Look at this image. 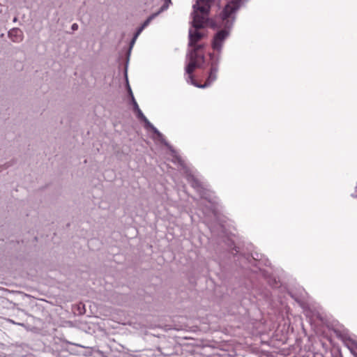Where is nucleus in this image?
Listing matches in <instances>:
<instances>
[{
    "label": "nucleus",
    "mask_w": 357,
    "mask_h": 357,
    "mask_svg": "<svg viewBox=\"0 0 357 357\" xmlns=\"http://www.w3.org/2000/svg\"><path fill=\"white\" fill-rule=\"evenodd\" d=\"M150 126L152 130L154 132V133H155L159 137H162V134L155 127H153L152 125H151Z\"/></svg>",
    "instance_id": "obj_8"
},
{
    "label": "nucleus",
    "mask_w": 357,
    "mask_h": 357,
    "mask_svg": "<svg viewBox=\"0 0 357 357\" xmlns=\"http://www.w3.org/2000/svg\"><path fill=\"white\" fill-rule=\"evenodd\" d=\"M242 0H230L225 7L220 15L215 22H211L213 28L218 27L222 29L218 31L213 37L212 45H221L229 36V31L234 22V13L241 6Z\"/></svg>",
    "instance_id": "obj_1"
},
{
    "label": "nucleus",
    "mask_w": 357,
    "mask_h": 357,
    "mask_svg": "<svg viewBox=\"0 0 357 357\" xmlns=\"http://www.w3.org/2000/svg\"><path fill=\"white\" fill-rule=\"evenodd\" d=\"M8 37L13 43H19L22 40L23 33L22 30L15 28L9 31Z\"/></svg>",
    "instance_id": "obj_4"
},
{
    "label": "nucleus",
    "mask_w": 357,
    "mask_h": 357,
    "mask_svg": "<svg viewBox=\"0 0 357 357\" xmlns=\"http://www.w3.org/2000/svg\"><path fill=\"white\" fill-rule=\"evenodd\" d=\"M158 13H159V12H158V13H154V14L151 15L150 17H149L147 18V20H146L143 23V24L142 25L141 28L139 29L137 34H138L140 31H142L143 29H144L146 26H148V24L151 22V20H152L155 17H156V16L158 15Z\"/></svg>",
    "instance_id": "obj_7"
},
{
    "label": "nucleus",
    "mask_w": 357,
    "mask_h": 357,
    "mask_svg": "<svg viewBox=\"0 0 357 357\" xmlns=\"http://www.w3.org/2000/svg\"><path fill=\"white\" fill-rule=\"evenodd\" d=\"M202 47V46H195L193 50L190 52V61L185 68V72L188 75V82L198 88L204 89L209 86V82H205L204 84H199L192 75L195 69L201 68L204 63V56Z\"/></svg>",
    "instance_id": "obj_2"
},
{
    "label": "nucleus",
    "mask_w": 357,
    "mask_h": 357,
    "mask_svg": "<svg viewBox=\"0 0 357 357\" xmlns=\"http://www.w3.org/2000/svg\"><path fill=\"white\" fill-rule=\"evenodd\" d=\"M199 28H194L190 29L189 31L190 43L189 45H193L199 41L203 37V34L198 30Z\"/></svg>",
    "instance_id": "obj_5"
},
{
    "label": "nucleus",
    "mask_w": 357,
    "mask_h": 357,
    "mask_svg": "<svg viewBox=\"0 0 357 357\" xmlns=\"http://www.w3.org/2000/svg\"><path fill=\"white\" fill-rule=\"evenodd\" d=\"M133 102H134V104H135V107L136 109H137L138 112H139V114L140 116H142L143 118L145 119V117L143 116V114L142 113V112L140 111V109H139L138 107V105L137 104V102L135 101V100H133Z\"/></svg>",
    "instance_id": "obj_9"
},
{
    "label": "nucleus",
    "mask_w": 357,
    "mask_h": 357,
    "mask_svg": "<svg viewBox=\"0 0 357 357\" xmlns=\"http://www.w3.org/2000/svg\"><path fill=\"white\" fill-rule=\"evenodd\" d=\"M71 28H72V29H73V31H75V30H77V29H78V24H76V23H75V24H73L72 25V27H71Z\"/></svg>",
    "instance_id": "obj_10"
},
{
    "label": "nucleus",
    "mask_w": 357,
    "mask_h": 357,
    "mask_svg": "<svg viewBox=\"0 0 357 357\" xmlns=\"http://www.w3.org/2000/svg\"><path fill=\"white\" fill-rule=\"evenodd\" d=\"M217 72H218V69L216 68H215V67L211 68V72L209 73V76H208L207 80L206 81V82H209V85L211 84V83L213 81H214L216 79Z\"/></svg>",
    "instance_id": "obj_6"
},
{
    "label": "nucleus",
    "mask_w": 357,
    "mask_h": 357,
    "mask_svg": "<svg viewBox=\"0 0 357 357\" xmlns=\"http://www.w3.org/2000/svg\"><path fill=\"white\" fill-rule=\"evenodd\" d=\"M135 43V38L132 39V42L130 43V45H133Z\"/></svg>",
    "instance_id": "obj_11"
},
{
    "label": "nucleus",
    "mask_w": 357,
    "mask_h": 357,
    "mask_svg": "<svg viewBox=\"0 0 357 357\" xmlns=\"http://www.w3.org/2000/svg\"><path fill=\"white\" fill-rule=\"evenodd\" d=\"M214 0H197L193 6L192 24L194 28H202L207 20V14Z\"/></svg>",
    "instance_id": "obj_3"
}]
</instances>
